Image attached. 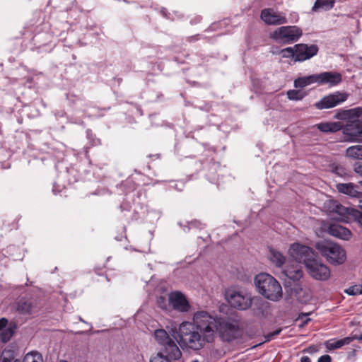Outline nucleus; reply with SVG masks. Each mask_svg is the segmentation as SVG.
Listing matches in <instances>:
<instances>
[{
    "instance_id": "nucleus-40",
    "label": "nucleus",
    "mask_w": 362,
    "mask_h": 362,
    "mask_svg": "<svg viewBox=\"0 0 362 362\" xmlns=\"http://www.w3.org/2000/svg\"><path fill=\"white\" fill-rule=\"evenodd\" d=\"M317 350L318 349L316 346L312 345V346H310L309 347H308L307 349H305L303 351L308 352L309 354H314V353L317 352Z\"/></svg>"
},
{
    "instance_id": "nucleus-8",
    "label": "nucleus",
    "mask_w": 362,
    "mask_h": 362,
    "mask_svg": "<svg viewBox=\"0 0 362 362\" xmlns=\"http://www.w3.org/2000/svg\"><path fill=\"white\" fill-rule=\"evenodd\" d=\"M302 35V30L297 26H281L271 33V38L279 43L291 44L298 41Z\"/></svg>"
},
{
    "instance_id": "nucleus-31",
    "label": "nucleus",
    "mask_w": 362,
    "mask_h": 362,
    "mask_svg": "<svg viewBox=\"0 0 362 362\" xmlns=\"http://www.w3.org/2000/svg\"><path fill=\"white\" fill-rule=\"evenodd\" d=\"M305 93L300 90H290L287 92V97L291 100H300Z\"/></svg>"
},
{
    "instance_id": "nucleus-27",
    "label": "nucleus",
    "mask_w": 362,
    "mask_h": 362,
    "mask_svg": "<svg viewBox=\"0 0 362 362\" xmlns=\"http://www.w3.org/2000/svg\"><path fill=\"white\" fill-rule=\"evenodd\" d=\"M346 156L356 160H362V146H351L346 148Z\"/></svg>"
},
{
    "instance_id": "nucleus-15",
    "label": "nucleus",
    "mask_w": 362,
    "mask_h": 362,
    "mask_svg": "<svg viewBox=\"0 0 362 362\" xmlns=\"http://www.w3.org/2000/svg\"><path fill=\"white\" fill-rule=\"evenodd\" d=\"M17 324L15 322L8 321L6 318L2 317L0 319V341L6 343L15 334L17 329Z\"/></svg>"
},
{
    "instance_id": "nucleus-41",
    "label": "nucleus",
    "mask_w": 362,
    "mask_h": 362,
    "mask_svg": "<svg viewBox=\"0 0 362 362\" xmlns=\"http://www.w3.org/2000/svg\"><path fill=\"white\" fill-rule=\"evenodd\" d=\"M354 171L362 176V164L356 165Z\"/></svg>"
},
{
    "instance_id": "nucleus-3",
    "label": "nucleus",
    "mask_w": 362,
    "mask_h": 362,
    "mask_svg": "<svg viewBox=\"0 0 362 362\" xmlns=\"http://www.w3.org/2000/svg\"><path fill=\"white\" fill-rule=\"evenodd\" d=\"M255 284L258 292L270 300H278L282 296L280 284L269 274L260 273L256 275Z\"/></svg>"
},
{
    "instance_id": "nucleus-21",
    "label": "nucleus",
    "mask_w": 362,
    "mask_h": 362,
    "mask_svg": "<svg viewBox=\"0 0 362 362\" xmlns=\"http://www.w3.org/2000/svg\"><path fill=\"white\" fill-rule=\"evenodd\" d=\"M358 187L357 185L353 183H339L337 185V189L339 192L359 198L362 197V193L358 191Z\"/></svg>"
},
{
    "instance_id": "nucleus-9",
    "label": "nucleus",
    "mask_w": 362,
    "mask_h": 362,
    "mask_svg": "<svg viewBox=\"0 0 362 362\" xmlns=\"http://www.w3.org/2000/svg\"><path fill=\"white\" fill-rule=\"evenodd\" d=\"M344 134L346 136V141H358V138H362V112L356 115L354 119H349L345 125L343 124Z\"/></svg>"
},
{
    "instance_id": "nucleus-25",
    "label": "nucleus",
    "mask_w": 362,
    "mask_h": 362,
    "mask_svg": "<svg viewBox=\"0 0 362 362\" xmlns=\"http://www.w3.org/2000/svg\"><path fill=\"white\" fill-rule=\"evenodd\" d=\"M335 0H316L312 11L318 12L320 10L329 11L334 6Z\"/></svg>"
},
{
    "instance_id": "nucleus-48",
    "label": "nucleus",
    "mask_w": 362,
    "mask_h": 362,
    "mask_svg": "<svg viewBox=\"0 0 362 362\" xmlns=\"http://www.w3.org/2000/svg\"><path fill=\"white\" fill-rule=\"evenodd\" d=\"M359 184L362 186V180L359 182Z\"/></svg>"
},
{
    "instance_id": "nucleus-33",
    "label": "nucleus",
    "mask_w": 362,
    "mask_h": 362,
    "mask_svg": "<svg viewBox=\"0 0 362 362\" xmlns=\"http://www.w3.org/2000/svg\"><path fill=\"white\" fill-rule=\"evenodd\" d=\"M358 207L361 209V211L358 210L354 211L353 220L357 221L362 228V200L359 201Z\"/></svg>"
},
{
    "instance_id": "nucleus-43",
    "label": "nucleus",
    "mask_w": 362,
    "mask_h": 362,
    "mask_svg": "<svg viewBox=\"0 0 362 362\" xmlns=\"http://www.w3.org/2000/svg\"><path fill=\"white\" fill-rule=\"evenodd\" d=\"M197 40H198L197 35H194V36L188 37L187 39V41L189 42H192Z\"/></svg>"
},
{
    "instance_id": "nucleus-17",
    "label": "nucleus",
    "mask_w": 362,
    "mask_h": 362,
    "mask_svg": "<svg viewBox=\"0 0 362 362\" xmlns=\"http://www.w3.org/2000/svg\"><path fill=\"white\" fill-rule=\"evenodd\" d=\"M317 75V83L329 84V86H334L341 83L342 76L338 72L326 71Z\"/></svg>"
},
{
    "instance_id": "nucleus-32",
    "label": "nucleus",
    "mask_w": 362,
    "mask_h": 362,
    "mask_svg": "<svg viewBox=\"0 0 362 362\" xmlns=\"http://www.w3.org/2000/svg\"><path fill=\"white\" fill-rule=\"evenodd\" d=\"M0 362H21L19 359L13 357V353L10 351H4L0 358Z\"/></svg>"
},
{
    "instance_id": "nucleus-45",
    "label": "nucleus",
    "mask_w": 362,
    "mask_h": 362,
    "mask_svg": "<svg viewBox=\"0 0 362 362\" xmlns=\"http://www.w3.org/2000/svg\"><path fill=\"white\" fill-rule=\"evenodd\" d=\"M354 340L357 339L359 341H362V333L359 336L355 335V336H354Z\"/></svg>"
},
{
    "instance_id": "nucleus-14",
    "label": "nucleus",
    "mask_w": 362,
    "mask_h": 362,
    "mask_svg": "<svg viewBox=\"0 0 362 362\" xmlns=\"http://www.w3.org/2000/svg\"><path fill=\"white\" fill-rule=\"evenodd\" d=\"M329 209L331 212L338 214L340 216L339 218L345 222L353 220V214H354L353 211L358 210L354 208L344 206L337 201L330 202Z\"/></svg>"
},
{
    "instance_id": "nucleus-4",
    "label": "nucleus",
    "mask_w": 362,
    "mask_h": 362,
    "mask_svg": "<svg viewBox=\"0 0 362 362\" xmlns=\"http://www.w3.org/2000/svg\"><path fill=\"white\" fill-rule=\"evenodd\" d=\"M226 298L231 307L240 310H247L253 304L258 309L262 310L268 304L259 297H252L251 294L245 291H229L226 293Z\"/></svg>"
},
{
    "instance_id": "nucleus-24",
    "label": "nucleus",
    "mask_w": 362,
    "mask_h": 362,
    "mask_svg": "<svg viewBox=\"0 0 362 362\" xmlns=\"http://www.w3.org/2000/svg\"><path fill=\"white\" fill-rule=\"evenodd\" d=\"M314 83H317L316 74L297 78L294 81V86L296 88H303Z\"/></svg>"
},
{
    "instance_id": "nucleus-20",
    "label": "nucleus",
    "mask_w": 362,
    "mask_h": 362,
    "mask_svg": "<svg viewBox=\"0 0 362 362\" xmlns=\"http://www.w3.org/2000/svg\"><path fill=\"white\" fill-rule=\"evenodd\" d=\"M328 233L332 236L346 240L350 239L351 236V233L348 228L338 224L330 225Z\"/></svg>"
},
{
    "instance_id": "nucleus-6",
    "label": "nucleus",
    "mask_w": 362,
    "mask_h": 362,
    "mask_svg": "<svg viewBox=\"0 0 362 362\" xmlns=\"http://www.w3.org/2000/svg\"><path fill=\"white\" fill-rule=\"evenodd\" d=\"M315 247L331 264H341L346 260L345 250L336 243L323 240L317 243Z\"/></svg>"
},
{
    "instance_id": "nucleus-22",
    "label": "nucleus",
    "mask_w": 362,
    "mask_h": 362,
    "mask_svg": "<svg viewBox=\"0 0 362 362\" xmlns=\"http://www.w3.org/2000/svg\"><path fill=\"white\" fill-rule=\"evenodd\" d=\"M316 126L318 130L324 133L337 132L343 128V124L341 122H322Z\"/></svg>"
},
{
    "instance_id": "nucleus-12",
    "label": "nucleus",
    "mask_w": 362,
    "mask_h": 362,
    "mask_svg": "<svg viewBox=\"0 0 362 362\" xmlns=\"http://www.w3.org/2000/svg\"><path fill=\"white\" fill-rule=\"evenodd\" d=\"M170 305L175 310L180 313H187L191 305L186 296L180 291H173L168 295Z\"/></svg>"
},
{
    "instance_id": "nucleus-11",
    "label": "nucleus",
    "mask_w": 362,
    "mask_h": 362,
    "mask_svg": "<svg viewBox=\"0 0 362 362\" xmlns=\"http://www.w3.org/2000/svg\"><path fill=\"white\" fill-rule=\"evenodd\" d=\"M218 331L223 341L230 342L241 336L242 332L236 323L229 322H219Z\"/></svg>"
},
{
    "instance_id": "nucleus-16",
    "label": "nucleus",
    "mask_w": 362,
    "mask_h": 362,
    "mask_svg": "<svg viewBox=\"0 0 362 362\" xmlns=\"http://www.w3.org/2000/svg\"><path fill=\"white\" fill-rule=\"evenodd\" d=\"M14 308L21 315H32L37 311L36 303L31 298L18 299L14 303Z\"/></svg>"
},
{
    "instance_id": "nucleus-38",
    "label": "nucleus",
    "mask_w": 362,
    "mask_h": 362,
    "mask_svg": "<svg viewBox=\"0 0 362 362\" xmlns=\"http://www.w3.org/2000/svg\"><path fill=\"white\" fill-rule=\"evenodd\" d=\"M354 340V337H347L340 339L342 346L346 344H349L351 341Z\"/></svg>"
},
{
    "instance_id": "nucleus-5",
    "label": "nucleus",
    "mask_w": 362,
    "mask_h": 362,
    "mask_svg": "<svg viewBox=\"0 0 362 362\" xmlns=\"http://www.w3.org/2000/svg\"><path fill=\"white\" fill-rule=\"evenodd\" d=\"M218 322L219 321L208 312L202 310L194 314L192 324L208 339V343H210L214 341L215 334L218 331Z\"/></svg>"
},
{
    "instance_id": "nucleus-19",
    "label": "nucleus",
    "mask_w": 362,
    "mask_h": 362,
    "mask_svg": "<svg viewBox=\"0 0 362 362\" xmlns=\"http://www.w3.org/2000/svg\"><path fill=\"white\" fill-rule=\"evenodd\" d=\"M283 274L288 278V280L285 281L286 287L291 285V281H298L303 277V271L297 264L292 267H286L283 271Z\"/></svg>"
},
{
    "instance_id": "nucleus-2",
    "label": "nucleus",
    "mask_w": 362,
    "mask_h": 362,
    "mask_svg": "<svg viewBox=\"0 0 362 362\" xmlns=\"http://www.w3.org/2000/svg\"><path fill=\"white\" fill-rule=\"evenodd\" d=\"M177 335L180 339L179 344L182 347L200 350L206 343H208V339L191 322H182L180 325Z\"/></svg>"
},
{
    "instance_id": "nucleus-35",
    "label": "nucleus",
    "mask_w": 362,
    "mask_h": 362,
    "mask_svg": "<svg viewBox=\"0 0 362 362\" xmlns=\"http://www.w3.org/2000/svg\"><path fill=\"white\" fill-rule=\"evenodd\" d=\"M281 54L283 57H294L296 59V48L286 47L281 51Z\"/></svg>"
},
{
    "instance_id": "nucleus-1",
    "label": "nucleus",
    "mask_w": 362,
    "mask_h": 362,
    "mask_svg": "<svg viewBox=\"0 0 362 362\" xmlns=\"http://www.w3.org/2000/svg\"><path fill=\"white\" fill-rule=\"evenodd\" d=\"M288 252L296 262L304 263L315 279L325 281L329 277V269L317 259V254L312 248L296 243L291 245Z\"/></svg>"
},
{
    "instance_id": "nucleus-29",
    "label": "nucleus",
    "mask_w": 362,
    "mask_h": 362,
    "mask_svg": "<svg viewBox=\"0 0 362 362\" xmlns=\"http://www.w3.org/2000/svg\"><path fill=\"white\" fill-rule=\"evenodd\" d=\"M173 360L175 361L162 350V351L158 352L155 356L152 357L150 362H171Z\"/></svg>"
},
{
    "instance_id": "nucleus-7",
    "label": "nucleus",
    "mask_w": 362,
    "mask_h": 362,
    "mask_svg": "<svg viewBox=\"0 0 362 362\" xmlns=\"http://www.w3.org/2000/svg\"><path fill=\"white\" fill-rule=\"evenodd\" d=\"M154 337L157 342L163 348V352L169 354L170 357L178 360L182 356V352L176 343L169 337L163 329L155 330Z\"/></svg>"
},
{
    "instance_id": "nucleus-47",
    "label": "nucleus",
    "mask_w": 362,
    "mask_h": 362,
    "mask_svg": "<svg viewBox=\"0 0 362 362\" xmlns=\"http://www.w3.org/2000/svg\"><path fill=\"white\" fill-rule=\"evenodd\" d=\"M175 188H176V189H178V191H180V190H181L180 189H179V187H175Z\"/></svg>"
},
{
    "instance_id": "nucleus-34",
    "label": "nucleus",
    "mask_w": 362,
    "mask_h": 362,
    "mask_svg": "<svg viewBox=\"0 0 362 362\" xmlns=\"http://www.w3.org/2000/svg\"><path fill=\"white\" fill-rule=\"evenodd\" d=\"M156 303L157 305L163 310H167L168 306L170 305L168 299H167L165 296L158 297Z\"/></svg>"
},
{
    "instance_id": "nucleus-10",
    "label": "nucleus",
    "mask_w": 362,
    "mask_h": 362,
    "mask_svg": "<svg viewBox=\"0 0 362 362\" xmlns=\"http://www.w3.org/2000/svg\"><path fill=\"white\" fill-rule=\"evenodd\" d=\"M348 97L349 94L346 92L336 91L325 95L315 103L314 107L317 110L332 108L345 102Z\"/></svg>"
},
{
    "instance_id": "nucleus-30",
    "label": "nucleus",
    "mask_w": 362,
    "mask_h": 362,
    "mask_svg": "<svg viewBox=\"0 0 362 362\" xmlns=\"http://www.w3.org/2000/svg\"><path fill=\"white\" fill-rule=\"evenodd\" d=\"M22 362H42V356L37 351L27 354Z\"/></svg>"
},
{
    "instance_id": "nucleus-46",
    "label": "nucleus",
    "mask_w": 362,
    "mask_h": 362,
    "mask_svg": "<svg viewBox=\"0 0 362 362\" xmlns=\"http://www.w3.org/2000/svg\"><path fill=\"white\" fill-rule=\"evenodd\" d=\"M175 188H176V189H178V191H180V190H181L180 189H179V187H175Z\"/></svg>"
},
{
    "instance_id": "nucleus-28",
    "label": "nucleus",
    "mask_w": 362,
    "mask_h": 362,
    "mask_svg": "<svg viewBox=\"0 0 362 362\" xmlns=\"http://www.w3.org/2000/svg\"><path fill=\"white\" fill-rule=\"evenodd\" d=\"M332 172L341 177H346L350 175V172L344 166L339 164H333L332 166Z\"/></svg>"
},
{
    "instance_id": "nucleus-39",
    "label": "nucleus",
    "mask_w": 362,
    "mask_h": 362,
    "mask_svg": "<svg viewBox=\"0 0 362 362\" xmlns=\"http://www.w3.org/2000/svg\"><path fill=\"white\" fill-rule=\"evenodd\" d=\"M317 362H332V358L329 355H323L318 358Z\"/></svg>"
},
{
    "instance_id": "nucleus-44",
    "label": "nucleus",
    "mask_w": 362,
    "mask_h": 362,
    "mask_svg": "<svg viewBox=\"0 0 362 362\" xmlns=\"http://www.w3.org/2000/svg\"><path fill=\"white\" fill-rule=\"evenodd\" d=\"M300 362H311V361L308 356H304L301 357Z\"/></svg>"
},
{
    "instance_id": "nucleus-23",
    "label": "nucleus",
    "mask_w": 362,
    "mask_h": 362,
    "mask_svg": "<svg viewBox=\"0 0 362 362\" xmlns=\"http://www.w3.org/2000/svg\"><path fill=\"white\" fill-rule=\"evenodd\" d=\"M360 112H362L361 107L349 110H341L334 115V117L337 119L346 120L347 122L349 119L353 118L354 119V117H356V115Z\"/></svg>"
},
{
    "instance_id": "nucleus-26",
    "label": "nucleus",
    "mask_w": 362,
    "mask_h": 362,
    "mask_svg": "<svg viewBox=\"0 0 362 362\" xmlns=\"http://www.w3.org/2000/svg\"><path fill=\"white\" fill-rule=\"evenodd\" d=\"M269 259L277 267H281L285 263L286 257L279 251L271 248L269 250Z\"/></svg>"
},
{
    "instance_id": "nucleus-36",
    "label": "nucleus",
    "mask_w": 362,
    "mask_h": 362,
    "mask_svg": "<svg viewBox=\"0 0 362 362\" xmlns=\"http://www.w3.org/2000/svg\"><path fill=\"white\" fill-rule=\"evenodd\" d=\"M326 347L328 349L332 350V349H337L341 348V347H342V345H341L340 339H339V340L334 341L333 342L327 341L326 343Z\"/></svg>"
},
{
    "instance_id": "nucleus-42",
    "label": "nucleus",
    "mask_w": 362,
    "mask_h": 362,
    "mask_svg": "<svg viewBox=\"0 0 362 362\" xmlns=\"http://www.w3.org/2000/svg\"><path fill=\"white\" fill-rule=\"evenodd\" d=\"M344 292L349 296H356L352 286H350L349 288L346 289Z\"/></svg>"
},
{
    "instance_id": "nucleus-13",
    "label": "nucleus",
    "mask_w": 362,
    "mask_h": 362,
    "mask_svg": "<svg viewBox=\"0 0 362 362\" xmlns=\"http://www.w3.org/2000/svg\"><path fill=\"white\" fill-rule=\"evenodd\" d=\"M296 48V62H303L316 55L318 47L316 45H308L306 44H298Z\"/></svg>"
},
{
    "instance_id": "nucleus-37",
    "label": "nucleus",
    "mask_w": 362,
    "mask_h": 362,
    "mask_svg": "<svg viewBox=\"0 0 362 362\" xmlns=\"http://www.w3.org/2000/svg\"><path fill=\"white\" fill-rule=\"evenodd\" d=\"M281 330L282 329L279 328L274 332L268 333L266 336V341H270L274 337L279 335L281 333Z\"/></svg>"
},
{
    "instance_id": "nucleus-18",
    "label": "nucleus",
    "mask_w": 362,
    "mask_h": 362,
    "mask_svg": "<svg viewBox=\"0 0 362 362\" xmlns=\"http://www.w3.org/2000/svg\"><path fill=\"white\" fill-rule=\"evenodd\" d=\"M261 18L268 25H281L287 23L285 17L279 16L269 8L262 11Z\"/></svg>"
}]
</instances>
